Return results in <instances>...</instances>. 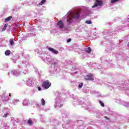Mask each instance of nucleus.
Returning a JSON list of instances; mask_svg holds the SVG:
<instances>
[{
	"instance_id": "nucleus-1",
	"label": "nucleus",
	"mask_w": 129,
	"mask_h": 129,
	"mask_svg": "<svg viewBox=\"0 0 129 129\" xmlns=\"http://www.w3.org/2000/svg\"><path fill=\"white\" fill-rule=\"evenodd\" d=\"M80 12L79 11L77 12H74V14H73V17L70 16L67 20L68 23L69 24L71 23V21L72 19L74 18V19H79L80 17Z\"/></svg>"
},
{
	"instance_id": "nucleus-2",
	"label": "nucleus",
	"mask_w": 129,
	"mask_h": 129,
	"mask_svg": "<svg viewBox=\"0 0 129 129\" xmlns=\"http://www.w3.org/2000/svg\"><path fill=\"white\" fill-rule=\"evenodd\" d=\"M51 84L49 82V80H46L44 82H43L42 86L45 89H48V88L51 87Z\"/></svg>"
},
{
	"instance_id": "nucleus-3",
	"label": "nucleus",
	"mask_w": 129,
	"mask_h": 129,
	"mask_svg": "<svg viewBox=\"0 0 129 129\" xmlns=\"http://www.w3.org/2000/svg\"><path fill=\"white\" fill-rule=\"evenodd\" d=\"M96 3L92 7V8H96L98 7V6H102V1L100 0H96Z\"/></svg>"
},
{
	"instance_id": "nucleus-4",
	"label": "nucleus",
	"mask_w": 129,
	"mask_h": 129,
	"mask_svg": "<svg viewBox=\"0 0 129 129\" xmlns=\"http://www.w3.org/2000/svg\"><path fill=\"white\" fill-rule=\"evenodd\" d=\"M85 80H89L91 81H93V80H94V79H93V75L91 74L85 76Z\"/></svg>"
},
{
	"instance_id": "nucleus-5",
	"label": "nucleus",
	"mask_w": 129,
	"mask_h": 129,
	"mask_svg": "<svg viewBox=\"0 0 129 129\" xmlns=\"http://www.w3.org/2000/svg\"><path fill=\"white\" fill-rule=\"evenodd\" d=\"M57 26L59 27V29H63V28H64V23L62 21H59L57 22Z\"/></svg>"
},
{
	"instance_id": "nucleus-6",
	"label": "nucleus",
	"mask_w": 129,
	"mask_h": 129,
	"mask_svg": "<svg viewBox=\"0 0 129 129\" xmlns=\"http://www.w3.org/2000/svg\"><path fill=\"white\" fill-rule=\"evenodd\" d=\"M48 50L49 51H50V52L53 53V54H58V53H59V52L57 50L51 47L48 48Z\"/></svg>"
},
{
	"instance_id": "nucleus-7",
	"label": "nucleus",
	"mask_w": 129,
	"mask_h": 129,
	"mask_svg": "<svg viewBox=\"0 0 129 129\" xmlns=\"http://www.w3.org/2000/svg\"><path fill=\"white\" fill-rule=\"evenodd\" d=\"M12 20V16H9L8 18H6L5 20V22H9Z\"/></svg>"
},
{
	"instance_id": "nucleus-8",
	"label": "nucleus",
	"mask_w": 129,
	"mask_h": 129,
	"mask_svg": "<svg viewBox=\"0 0 129 129\" xmlns=\"http://www.w3.org/2000/svg\"><path fill=\"white\" fill-rule=\"evenodd\" d=\"M86 52H87V53H91V48L90 47L86 48Z\"/></svg>"
},
{
	"instance_id": "nucleus-9",
	"label": "nucleus",
	"mask_w": 129,
	"mask_h": 129,
	"mask_svg": "<svg viewBox=\"0 0 129 129\" xmlns=\"http://www.w3.org/2000/svg\"><path fill=\"white\" fill-rule=\"evenodd\" d=\"M41 102L42 105H45V104L46 103V101H45L44 98H42L41 100Z\"/></svg>"
},
{
	"instance_id": "nucleus-10",
	"label": "nucleus",
	"mask_w": 129,
	"mask_h": 129,
	"mask_svg": "<svg viewBox=\"0 0 129 129\" xmlns=\"http://www.w3.org/2000/svg\"><path fill=\"white\" fill-rule=\"evenodd\" d=\"M10 54H11V51L8 50L5 51V55L6 56H9V55H10Z\"/></svg>"
},
{
	"instance_id": "nucleus-11",
	"label": "nucleus",
	"mask_w": 129,
	"mask_h": 129,
	"mask_svg": "<svg viewBox=\"0 0 129 129\" xmlns=\"http://www.w3.org/2000/svg\"><path fill=\"white\" fill-rule=\"evenodd\" d=\"M28 122L30 125H32V124H33V121H32L31 119H29L28 120Z\"/></svg>"
},
{
	"instance_id": "nucleus-12",
	"label": "nucleus",
	"mask_w": 129,
	"mask_h": 129,
	"mask_svg": "<svg viewBox=\"0 0 129 129\" xmlns=\"http://www.w3.org/2000/svg\"><path fill=\"white\" fill-rule=\"evenodd\" d=\"M100 104L102 106V107H104V103L101 101V100H99Z\"/></svg>"
},
{
	"instance_id": "nucleus-13",
	"label": "nucleus",
	"mask_w": 129,
	"mask_h": 129,
	"mask_svg": "<svg viewBox=\"0 0 129 129\" xmlns=\"http://www.w3.org/2000/svg\"><path fill=\"white\" fill-rule=\"evenodd\" d=\"M46 3V0H42L40 3H39V6H42L43 4Z\"/></svg>"
},
{
	"instance_id": "nucleus-14",
	"label": "nucleus",
	"mask_w": 129,
	"mask_h": 129,
	"mask_svg": "<svg viewBox=\"0 0 129 129\" xmlns=\"http://www.w3.org/2000/svg\"><path fill=\"white\" fill-rule=\"evenodd\" d=\"M119 0H111L110 3L111 4H114V3H116V2H118Z\"/></svg>"
},
{
	"instance_id": "nucleus-15",
	"label": "nucleus",
	"mask_w": 129,
	"mask_h": 129,
	"mask_svg": "<svg viewBox=\"0 0 129 129\" xmlns=\"http://www.w3.org/2000/svg\"><path fill=\"white\" fill-rule=\"evenodd\" d=\"M10 43L11 45V46L14 45V40L13 39L10 40Z\"/></svg>"
},
{
	"instance_id": "nucleus-16",
	"label": "nucleus",
	"mask_w": 129,
	"mask_h": 129,
	"mask_svg": "<svg viewBox=\"0 0 129 129\" xmlns=\"http://www.w3.org/2000/svg\"><path fill=\"white\" fill-rule=\"evenodd\" d=\"M7 27H8V24H5L4 27L3 28V31H5V30L7 29Z\"/></svg>"
},
{
	"instance_id": "nucleus-17",
	"label": "nucleus",
	"mask_w": 129,
	"mask_h": 129,
	"mask_svg": "<svg viewBox=\"0 0 129 129\" xmlns=\"http://www.w3.org/2000/svg\"><path fill=\"white\" fill-rule=\"evenodd\" d=\"M82 86H83V83H81L79 85L78 87H79V88H81V87H82Z\"/></svg>"
},
{
	"instance_id": "nucleus-18",
	"label": "nucleus",
	"mask_w": 129,
	"mask_h": 129,
	"mask_svg": "<svg viewBox=\"0 0 129 129\" xmlns=\"http://www.w3.org/2000/svg\"><path fill=\"white\" fill-rule=\"evenodd\" d=\"M86 24H89V25H90V24L92 23L91 21H87L86 22Z\"/></svg>"
},
{
	"instance_id": "nucleus-19",
	"label": "nucleus",
	"mask_w": 129,
	"mask_h": 129,
	"mask_svg": "<svg viewBox=\"0 0 129 129\" xmlns=\"http://www.w3.org/2000/svg\"><path fill=\"white\" fill-rule=\"evenodd\" d=\"M38 90L39 91H41L42 90V89H41L40 87H38Z\"/></svg>"
},
{
	"instance_id": "nucleus-20",
	"label": "nucleus",
	"mask_w": 129,
	"mask_h": 129,
	"mask_svg": "<svg viewBox=\"0 0 129 129\" xmlns=\"http://www.w3.org/2000/svg\"><path fill=\"white\" fill-rule=\"evenodd\" d=\"M70 42H71V38L68 39V40H67L68 43H69Z\"/></svg>"
},
{
	"instance_id": "nucleus-21",
	"label": "nucleus",
	"mask_w": 129,
	"mask_h": 129,
	"mask_svg": "<svg viewBox=\"0 0 129 129\" xmlns=\"http://www.w3.org/2000/svg\"><path fill=\"white\" fill-rule=\"evenodd\" d=\"M8 116V113L5 114V117H7Z\"/></svg>"
},
{
	"instance_id": "nucleus-22",
	"label": "nucleus",
	"mask_w": 129,
	"mask_h": 129,
	"mask_svg": "<svg viewBox=\"0 0 129 129\" xmlns=\"http://www.w3.org/2000/svg\"><path fill=\"white\" fill-rule=\"evenodd\" d=\"M127 46L129 47V42L127 44Z\"/></svg>"
},
{
	"instance_id": "nucleus-23",
	"label": "nucleus",
	"mask_w": 129,
	"mask_h": 129,
	"mask_svg": "<svg viewBox=\"0 0 129 129\" xmlns=\"http://www.w3.org/2000/svg\"><path fill=\"white\" fill-rule=\"evenodd\" d=\"M105 118H106V116H105Z\"/></svg>"
}]
</instances>
